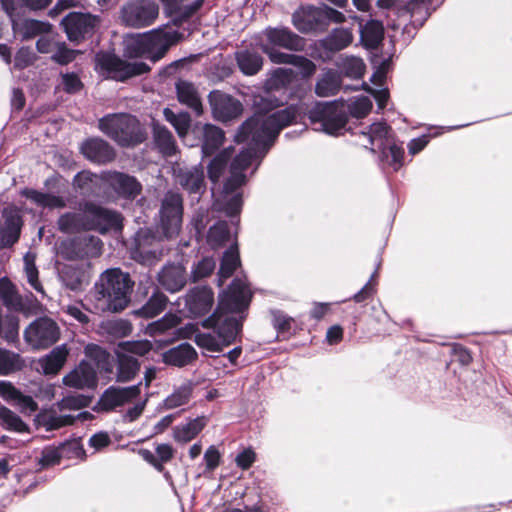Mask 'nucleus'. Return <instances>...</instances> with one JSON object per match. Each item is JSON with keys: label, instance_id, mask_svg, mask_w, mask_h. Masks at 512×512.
Returning <instances> with one entry per match:
<instances>
[{"label": "nucleus", "instance_id": "f704fd0d", "mask_svg": "<svg viewBox=\"0 0 512 512\" xmlns=\"http://www.w3.org/2000/svg\"><path fill=\"white\" fill-rule=\"evenodd\" d=\"M153 140L157 149L163 156L171 157L176 154V140L171 131L167 127L160 124H154Z\"/></svg>", "mask_w": 512, "mask_h": 512}, {"label": "nucleus", "instance_id": "680f3d73", "mask_svg": "<svg viewBox=\"0 0 512 512\" xmlns=\"http://www.w3.org/2000/svg\"><path fill=\"white\" fill-rule=\"evenodd\" d=\"M179 318L173 314H166L162 319L151 323L148 326V332L151 336L164 333L166 330L177 327Z\"/></svg>", "mask_w": 512, "mask_h": 512}, {"label": "nucleus", "instance_id": "c03bdc74", "mask_svg": "<svg viewBox=\"0 0 512 512\" xmlns=\"http://www.w3.org/2000/svg\"><path fill=\"white\" fill-rule=\"evenodd\" d=\"M0 299L10 310L22 311L25 308L22 297L7 278L0 279Z\"/></svg>", "mask_w": 512, "mask_h": 512}, {"label": "nucleus", "instance_id": "79ce46f5", "mask_svg": "<svg viewBox=\"0 0 512 512\" xmlns=\"http://www.w3.org/2000/svg\"><path fill=\"white\" fill-rule=\"evenodd\" d=\"M240 265V257L237 243H233L224 253L218 272L219 285L232 276L234 271Z\"/></svg>", "mask_w": 512, "mask_h": 512}, {"label": "nucleus", "instance_id": "ea45409f", "mask_svg": "<svg viewBox=\"0 0 512 512\" xmlns=\"http://www.w3.org/2000/svg\"><path fill=\"white\" fill-rule=\"evenodd\" d=\"M59 278L62 284L72 291L82 290L87 281L85 271L74 265H65L59 271Z\"/></svg>", "mask_w": 512, "mask_h": 512}, {"label": "nucleus", "instance_id": "bb28decb", "mask_svg": "<svg viewBox=\"0 0 512 512\" xmlns=\"http://www.w3.org/2000/svg\"><path fill=\"white\" fill-rule=\"evenodd\" d=\"M58 228L63 233L89 231L86 207L84 201L79 203L78 211L62 214L57 221Z\"/></svg>", "mask_w": 512, "mask_h": 512}, {"label": "nucleus", "instance_id": "473e14b6", "mask_svg": "<svg viewBox=\"0 0 512 512\" xmlns=\"http://www.w3.org/2000/svg\"><path fill=\"white\" fill-rule=\"evenodd\" d=\"M69 349L66 344L54 347L49 354L40 360V366L44 374H57L66 362Z\"/></svg>", "mask_w": 512, "mask_h": 512}, {"label": "nucleus", "instance_id": "58836bf2", "mask_svg": "<svg viewBox=\"0 0 512 512\" xmlns=\"http://www.w3.org/2000/svg\"><path fill=\"white\" fill-rule=\"evenodd\" d=\"M204 416L194 418L186 424L177 425L173 429V438L176 442L187 443L193 440L205 427Z\"/></svg>", "mask_w": 512, "mask_h": 512}, {"label": "nucleus", "instance_id": "f257e3e1", "mask_svg": "<svg viewBox=\"0 0 512 512\" xmlns=\"http://www.w3.org/2000/svg\"><path fill=\"white\" fill-rule=\"evenodd\" d=\"M293 117V111L287 109L267 117L249 118L239 127L235 141L246 142L248 146L231 162L230 176L223 185L225 200L221 209L230 218L238 216L242 208V194L235 191L246 182L244 171L253 161H257L253 173L256 171L280 131L293 120Z\"/></svg>", "mask_w": 512, "mask_h": 512}, {"label": "nucleus", "instance_id": "4d7b16f0", "mask_svg": "<svg viewBox=\"0 0 512 512\" xmlns=\"http://www.w3.org/2000/svg\"><path fill=\"white\" fill-rule=\"evenodd\" d=\"M24 272L30 286L37 292L43 293V287L38 278V269L35 265V256L27 253L24 258Z\"/></svg>", "mask_w": 512, "mask_h": 512}, {"label": "nucleus", "instance_id": "9d476101", "mask_svg": "<svg viewBox=\"0 0 512 512\" xmlns=\"http://www.w3.org/2000/svg\"><path fill=\"white\" fill-rule=\"evenodd\" d=\"M183 198L180 193L169 190L162 200L159 210V228L165 239L170 240L178 236L183 221Z\"/></svg>", "mask_w": 512, "mask_h": 512}, {"label": "nucleus", "instance_id": "c756f323", "mask_svg": "<svg viewBox=\"0 0 512 512\" xmlns=\"http://www.w3.org/2000/svg\"><path fill=\"white\" fill-rule=\"evenodd\" d=\"M163 362L167 365L183 367L197 358V352L189 343H181L162 354Z\"/></svg>", "mask_w": 512, "mask_h": 512}, {"label": "nucleus", "instance_id": "20e7f679", "mask_svg": "<svg viewBox=\"0 0 512 512\" xmlns=\"http://www.w3.org/2000/svg\"><path fill=\"white\" fill-rule=\"evenodd\" d=\"M133 286L134 282L130 275L120 268L104 271L91 293L93 312L97 314L121 312L130 302Z\"/></svg>", "mask_w": 512, "mask_h": 512}, {"label": "nucleus", "instance_id": "c9c22d12", "mask_svg": "<svg viewBox=\"0 0 512 512\" xmlns=\"http://www.w3.org/2000/svg\"><path fill=\"white\" fill-rule=\"evenodd\" d=\"M383 38L384 26L381 21L371 19L365 25H360V39L366 48H377Z\"/></svg>", "mask_w": 512, "mask_h": 512}, {"label": "nucleus", "instance_id": "13d9d810", "mask_svg": "<svg viewBox=\"0 0 512 512\" xmlns=\"http://www.w3.org/2000/svg\"><path fill=\"white\" fill-rule=\"evenodd\" d=\"M78 54H80L79 50L71 49L65 42L59 41L51 55V60L54 63L64 66L73 62Z\"/></svg>", "mask_w": 512, "mask_h": 512}, {"label": "nucleus", "instance_id": "e433bc0d", "mask_svg": "<svg viewBox=\"0 0 512 512\" xmlns=\"http://www.w3.org/2000/svg\"><path fill=\"white\" fill-rule=\"evenodd\" d=\"M21 195L42 208L53 209L64 208L66 206V202L63 197L35 189L25 188L21 191Z\"/></svg>", "mask_w": 512, "mask_h": 512}, {"label": "nucleus", "instance_id": "e2e57ef3", "mask_svg": "<svg viewBox=\"0 0 512 512\" xmlns=\"http://www.w3.org/2000/svg\"><path fill=\"white\" fill-rule=\"evenodd\" d=\"M60 78L62 90L67 94H76L83 88V83L75 72L61 73Z\"/></svg>", "mask_w": 512, "mask_h": 512}, {"label": "nucleus", "instance_id": "1a4fd4ad", "mask_svg": "<svg viewBox=\"0 0 512 512\" xmlns=\"http://www.w3.org/2000/svg\"><path fill=\"white\" fill-rule=\"evenodd\" d=\"M159 16V5L154 0H128L119 10L122 25L142 29L153 25Z\"/></svg>", "mask_w": 512, "mask_h": 512}, {"label": "nucleus", "instance_id": "a19ab883", "mask_svg": "<svg viewBox=\"0 0 512 512\" xmlns=\"http://www.w3.org/2000/svg\"><path fill=\"white\" fill-rule=\"evenodd\" d=\"M85 355L92 360L101 372L111 373L114 367V358L104 348L97 344H88L85 347Z\"/></svg>", "mask_w": 512, "mask_h": 512}, {"label": "nucleus", "instance_id": "37998d69", "mask_svg": "<svg viewBox=\"0 0 512 512\" xmlns=\"http://www.w3.org/2000/svg\"><path fill=\"white\" fill-rule=\"evenodd\" d=\"M341 87V78L333 70L324 72L316 82L315 93L320 97L335 95Z\"/></svg>", "mask_w": 512, "mask_h": 512}, {"label": "nucleus", "instance_id": "5701e85b", "mask_svg": "<svg viewBox=\"0 0 512 512\" xmlns=\"http://www.w3.org/2000/svg\"><path fill=\"white\" fill-rule=\"evenodd\" d=\"M175 175L177 182L189 194L200 195L205 191V175L201 164L180 168Z\"/></svg>", "mask_w": 512, "mask_h": 512}, {"label": "nucleus", "instance_id": "0eeeda50", "mask_svg": "<svg viewBox=\"0 0 512 512\" xmlns=\"http://www.w3.org/2000/svg\"><path fill=\"white\" fill-rule=\"evenodd\" d=\"M98 128L121 147H132L144 141L140 122L128 113L107 114L99 119Z\"/></svg>", "mask_w": 512, "mask_h": 512}, {"label": "nucleus", "instance_id": "a878e982", "mask_svg": "<svg viewBox=\"0 0 512 512\" xmlns=\"http://www.w3.org/2000/svg\"><path fill=\"white\" fill-rule=\"evenodd\" d=\"M0 396L17 406L23 413L31 414L38 409V404L31 396L24 395L10 382L0 381Z\"/></svg>", "mask_w": 512, "mask_h": 512}, {"label": "nucleus", "instance_id": "0e129e2a", "mask_svg": "<svg viewBox=\"0 0 512 512\" xmlns=\"http://www.w3.org/2000/svg\"><path fill=\"white\" fill-rule=\"evenodd\" d=\"M51 25L35 19L25 20L23 23V35L25 38H32L39 34H46L50 31Z\"/></svg>", "mask_w": 512, "mask_h": 512}, {"label": "nucleus", "instance_id": "6e6552de", "mask_svg": "<svg viewBox=\"0 0 512 512\" xmlns=\"http://www.w3.org/2000/svg\"><path fill=\"white\" fill-rule=\"evenodd\" d=\"M293 77V71L292 69L288 68H278L276 69L271 77L266 82L267 90L262 94L254 99V106L257 109V113L252 117H267L271 116L277 111L268 114V112L278 106L282 103L281 100H279L276 96L273 95L272 90H280L281 88L286 87L290 84ZM291 110L293 111L294 117L293 120L289 123L292 124L296 120V111L292 107H286L284 110ZM283 111V109H281ZM280 112V110H278ZM288 124L285 126L287 127Z\"/></svg>", "mask_w": 512, "mask_h": 512}, {"label": "nucleus", "instance_id": "a18cd8bd", "mask_svg": "<svg viewBox=\"0 0 512 512\" xmlns=\"http://www.w3.org/2000/svg\"><path fill=\"white\" fill-rule=\"evenodd\" d=\"M234 153L233 147H228L219 152L208 164V177L212 183H217L225 173L227 164Z\"/></svg>", "mask_w": 512, "mask_h": 512}, {"label": "nucleus", "instance_id": "f8f14e48", "mask_svg": "<svg viewBox=\"0 0 512 512\" xmlns=\"http://www.w3.org/2000/svg\"><path fill=\"white\" fill-rule=\"evenodd\" d=\"M161 235L154 232L151 228H140L134 237L131 247V256L134 260L142 264H151L162 255Z\"/></svg>", "mask_w": 512, "mask_h": 512}, {"label": "nucleus", "instance_id": "8fccbe9b", "mask_svg": "<svg viewBox=\"0 0 512 512\" xmlns=\"http://www.w3.org/2000/svg\"><path fill=\"white\" fill-rule=\"evenodd\" d=\"M165 120L168 121L176 130L180 138H184L191 125V117L187 112L174 113L170 108L163 111Z\"/></svg>", "mask_w": 512, "mask_h": 512}, {"label": "nucleus", "instance_id": "338daca9", "mask_svg": "<svg viewBox=\"0 0 512 512\" xmlns=\"http://www.w3.org/2000/svg\"><path fill=\"white\" fill-rule=\"evenodd\" d=\"M19 335V319L13 315H6L4 321V330L2 337L11 343L18 339Z\"/></svg>", "mask_w": 512, "mask_h": 512}, {"label": "nucleus", "instance_id": "6ab92c4d", "mask_svg": "<svg viewBox=\"0 0 512 512\" xmlns=\"http://www.w3.org/2000/svg\"><path fill=\"white\" fill-rule=\"evenodd\" d=\"M80 151L92 163L108 164L116 158L115 149L100 137H91L82 142Z\"/></svg>", "mask_w": 512, "mask_h": 512}, {"label": "nucleus", "instance_id": "a211bd4d", "mask_svg": "<svg viewBox=\"0 0 512 512\" xmlns=\"http://www.w3.org/2000/svg\"><path fill=\"white\" fill-rule=\"evenodd\" d=\"M101 66L119 81H125L130 77L144 74L150 70V67L144 62L129 63L112 55H105L101 60Z\"/></svg>", "mask_w": 512, "mask_h": 512}, {"label": "nucleus", "instance_id": "4c0bfd02", "mask_svg": "<svg viewBox=\"0 0 512 512\" xmlns=\"http://www.w3.org/2000/svg\"><path fill=\"white\" fill-rule=\"evenodd\" d=\"M140 369V363L136 357L126 353H117V376L118 382L132 380Z\"/></svg>", "mask_w": 512, "mask_h": 512}, {"label": "nucleus", "instance_id": "dca6fc26", "mask_svg": "<svg viewBox=\"0 0 512 512\" xmlns=\"http://www.w3.org/2000/svg\"><path fill=\"white\" fill-rule=\"evenodd\" d=\"M103 180L121 198L133 200L142 191V185L136 177L119 171H108Z\"/></svg>", "mask_w": 512, "mask_h": 512}, {"label": "nucleus", "instance_id": "49530a36", "mask_svg": "<svg viewBox=\"0 0 512 512\" xmlns=\"http://www.w3.org/2000/svg\"><path fill=\"white\" fill-rule=\"evenodd\" d=\"M168 298L160 291H155L145 305L135 311V314L144 318H153L164 311Z\"/></svg>", "mask_w": 512, "mask_h": 512}, {"label": "nucleus", "instance_id": "5fc2aeb1", "mask_svg": "<svg viewBox=\"0 0 512 512\" xmlns=\"http://www.w3.org/2000/svg\"><path fill=\"white\" fill-rule=\"evenodd\" d=\"M21 226L22 220L17 213L10 212L5 214L3 235L7 238V243L14 244L18 241L21 232Z\"/></svg>", "mask_w": 512, "mask_h": 512}, {"label": "nucleus", "instance_id": "9b49d317", "mask_svg": "<svg viewBox=\"0 0 512 512\" xmlns=\"http://www.w3.org/2000/svg\"><path fill=\"white\" fill-rule=\"evenodd\" d=\"M61 335L56 321L43 316L32 321L24 330L25 342L33 349H46L55 344Z\"/></svg>", "mask_w": 512, "mask_h": 512}, {"label": "nucleus", "instance_id": "4468645a", "mask_svg": "<svg viewBox=\"0 0 512 512\" xmlns=\"http://www.w3.org/2000/svg\"><path fill=\"white\" fill-rule=\"evenodd\" d=\"M98 24V16L81 12H70L61 20V25L71 42H80L91 37Z\"/></svg>", "mask_w": 512, "mask_h": 512}, {"label": "nucleus", "instance_id": "603ef678", "mask_svg": "<svg viewBox=\"0 0 512 512\" xmlns=\"http://www.w3.org/2000/svg\"><path fill=\"white\" fill-rule=\"evenodd\" d=\"M216 268V260L212 256H205L195 262L191 267L190 280L198 282L209 277Z\"/></svg>", "mask_w": 512, "mask_h": 512}, {"label": "nucleus", "instance_id": "ddd939ff", "mask_svg": "<svg viewBox=\"0 0 512 512\" xmlns=\"http://www.w3.org/2000/svg\"><path fill=\"white\" fill-rule=\"evenodd\" d=\"M84 207H86L89 231L105 234L111 230L122 229V215L119 212L91 201H84Z\"/></svg>", "mask_w": 512, "mask_h": 512}, {"label": "nucleus", "instance_id": "72a5a7b5", "mask_svg": "<svg viewBox=\"0 0 512 512\" xmlns=\"http://www.w3.org/2000/svg\"><path fill=\"white\" fill-rule=\"evenodd\" d=\"M389 130L390 128L386 123L375 122L367 130L360 131L359 136L363 138V141L359 143L374 152L372 146L377 144L379 148L383 147V142L388 137Z\"/></svg>", "mask_w": 512, "mask_h": 512}, {"label": "nucleus", "instance_id": "39448f33", "mask_svg": "<svg viewBox=\"0 0 512 512\" xmlns=\"http://www.w3.org/2000/svg\"><path fill=\"white\" fill-rule=\"evenodd\" d=\"M265 42L261 43L262 51L275 64H291L308 72L315 69L314 63L308 58L300 55L289 54L279 51L283 48L290 51H302L305 48V39L292 32L286 27L267 28L264 31Z\"/></svg>", "mask_w": 512, "mask_h": 512}, {"label": "nucleus", "instance_id": "cd10ccee", "mask_svg": "<svg viewBox=\"0 0 512 512\" xmlns=\"http://www.w3.org/2000/svg\"><path fill=\"white\" fill-rule=\"evenodd\" d=\"M63 383L72 388H93L96 385L94 369L87 363L81 362L75 369L63 378Z\"/></svg>", "mask_w": 512, "mask_h": 512}, {"label": "nucleus", "instance_id": "de8ad7c7", "mask_svg": "<svg viewBox=\"0 0 512 512\" xmlns=\"http://www.w3.org/2000/svg\"><path fill=\"white\" fill-rule=\"evenodd\" d=\"M336 65L343 75L352 79L361 78L365 71L363 60L356 56H341Z\"/></svg>", "mask_w": 512, "mask_h": 512}, {"label": "nucleus", "instance_id": "bf43d9fd", "mask_svg": "<svg viewBox=\"0 0 512 512\" xmlns=\"http://www.w3.org/2000/svg\"><path fill=\"white\" fill-rule=\"evenodd\" d=\"M41 424L47 431L55 430L63 426L71 425L74 417L71 415H57L55 413H46L40 416Z\"/></svg>", "mask_w": 512, "mask_h": 512}, {"label": "nucleus", "instance_id": "052dcab7", "mask_svg": "<svg viewBox=\"0 0 512 512\" xmlns=\"http://www.w3.org/2000/svg\"><path fill=\"white\" fill-rule=\"evenodd\" d=\"M91 398L83 394H71L64 397L57 403L60 411L64 410H80L89 406Z\"/></svg>", "mask_w": 512, "mask_h": 512}, {"label": "nucleus", "instance_id": "7c9ffc66", "mask_svg": "<svg viewBox=\"0 0 512 512\" xmlns=\"http://www.w3.org/2000/svg\"><path fill=\"white\" fill-rule=\"evenodd\" d=\"M177 98L181 104L191 108L197 116L203 112L202 102L197 88L191 82L180 80L176 83Z\"/></svg>", "mask_w": 512, "mask_h": 512}, {"label": "nucleus", "instance_id": "aec40b11", "mask_svg": "<svg viewBox=\"0 0 512 512\" xmlns=\"http://www.w3.org/2000/svg\"><path fill=\"white\" fill-rule=\"evenodd\" d=\"M141 383L128 387L110 386L100 397L99 405L105 411H111L137 398L141 392Z\"/></svg>", "mask_w": 512, "mask_h": 512}, {"label": "nucleus", "instance_id": "f03ea898", "mask_svg": "<svg viewBox=\"0 0 512 512\" xmlns=\"http://www.w3.org/2000/svg\"><path fill=\"white\" fill-rule=\"evenodd\" d=\"M251 291L241 279H234L219 296V303L214 313L203 321L208 332H199L194 342L203 353H218L231 345L239 335L242 323L233 314L244 311L251 301Z\"/></svg>", "mask_w": 512, "mask_h": 512}, {"label": "nucleus", "instance_id": "6e6d98bb", "mask_svg": "<svg viewBox=\"0 0 512 512\" xmlns=\"http://www.w3.org/2000/svg\"><path fill=\"white\" fill-rule=\"evenodd\" d=\"M19 354L0 348V375H8L22 368Z\"/></svg>", "mask_w": 512, "mask_h": 512}, {"label": "nucleus", "instance_id": "423d86ee", "mask_svg": "<svg viewBox=\"0 0 512 512\" xmlns=\"http://www.w3.org/2000/svg\"><path fill=\"white\" fill-rule=\"evenodd\" d=\"M183 35L176 30L163 28L153 29L136 34L125 42V55L131 58L143 57L157 62L162 59L171 46L182 39Z\"/></svg>", "mask_w": 512, "mask_h": 512}, {"label": "nucleus", "instance_id": "393cba45", "mask_svg": "<svg viewBox=\"0 0 512 512\" xmlns=\"http://www.w3.org/2000/svg\"><path fill=\"white\" fill-rule=\"evenodd\" d=\"M159 284L168 292L176 293L187 283L186 269L181 264H167L158 273Z\"/></svg>", "mask_w": 512, "mask_h": 512}, {"label": "nucleus", "instance_id": "3c124183", "mask_svg": "<svg viewBox=\"0 0 512 512\" xmlns=\"http://www.w3.org/2000/svg\"><path fill=\"white\" fill-rule=\"evenodd\" d=\"M0 425L13 432L23 433L28 430L27 424L7 407H0Z\"/></svg>", "mask_w": 512, "mask_h": 512}, {"label": "nucleus", "instance_id": "412c9836", "mask_svg": "<svg viewBox=\"0 0 512 512\" xmlns=\"http://www.w3.org/2000/svg\"><path fill=\"white\" fill-rule=\"evenodd\" d=\"M295 28L302 33L323 31V16L321 7L302 6L292 15Z\"/></svg>", "mask_w": 512, "mask_h": 512}, {"label": "nucleus", "instance_id": "4be33fe9", "mask_svg": "<svg viewBox=\"0 0 512 512\" xmlns=\"http://www.w3.org/2000/svg\"><path fill=\"white\" fill-rule=\"evenodd\" d=\"M214 303V293L207 286H197L186 294L185 304L194 316H203L210 312Z\"/></svg>", "mask_w": 512, "mask_h": 512}, {"label": "nucleus", "instance_id": "2f4dec72", "mask_svg": "<svg viewBox=\"0 0 512 512\" xmlns=\"http://www.w3.org/2000/svg\"><path fill=\"white\" fill-rule=\"evenodd\" d=\"M240 71L246 76L256 75L263 66L262 56L255 50L241 49L235 53Z\"/></svg>", "mask_w": 512, "mask_h": 512}, {"label": "nucleus", "instance_id": "7ed1b4c3", "mask_svg": "<svg viewBox=\"0 0 512 512\" xmlns=\"http://www.w3.org/2000/svg\"><path fill=\"white\" fill-rule=\"evenodd\" d=\"M372 108L369 97L359 96L349 101L316 102L308 111L315 130L337 136L346 130L349 116L360 119Z\"/></svg>", "mask_w": 512, "mask_h": 512}, {"label": "nucleus", "instance_id": "864d4df0", "mask_svg": "<svg viewBox=\"0 0 512 512\" xmlns=\"http://www.w3.org/2000/svg\"><path fill=\"white\" fill-rule=\"evenodd\" d=\"M229 238L230 231L225 221H219L211 226L207 235V241L214 249L224 245L228 242Z\"/></svg>", "mask_w": 512, "mask_h": 512}, {"label": "nucleus", "instance_id": "b1692460", "mask_svg": "<svg viewBox=\"0 0 512 512\" xmlns=\"http://www.w3.org/2000/svg\"><path fill=\"white\" fill-rule=\"evenodd\" d=\"M194 132L201 136V152L203 157H210L222 146L225 140L224 131L213 124L197 125Z\"/></svg>", "mask_w": 512, "mask_h": 512}, {"label": "nucleus", "instance_id": "774afa93", "mask_svg": "<svg viewBox=\"0 0 512 512\" xmlns=\"http://www.w3.org/2000/svg\"><path fill=\"white\" fill-rule=\"evenodd\" d=\"M121 347L130 354L144 356L151 350V344L148 341L125 342Z\"/></svg>", "mask_w": 512, "mask_h": 512}, {"label": "nucleus", "instance_id": "c85d7f7f", "mask_svg": "<svg viewBox=\"0 0 512 512\" xmlns=\"http://www.w3.org/2000/svg\"><path fill=\"white\" fill-rule=\"evenodd\" d=\"M354 36L349 28H335L325 38L319 41V46L327 53H336L347 48L353 42Z\"/></svg>", "mask_w": 512, "mask_h": 512}, {"label": "nucleus", "instance_id": "2eb2a0df", "mask_svg": "<svg viewBox=\"0 0 512 512\" xmlns=\"http://www.w3.org/2000/svg\"><path fill=\"white\" fill-rule=\"evenodd\" d=\"M209 104L215 119L221 122L238 118L243 111L239 100L219 90H213L208 95Z\"/></svg>", "mask_w": 512, "mask_h": 512}, {"label": "nucleus", "instance_id": "f3484780", "mask_svg": "<svg viewBox=\"0 0 512 512\" xmlns=\"http://www.w3.org/2000/svg\"><path fill=\"white\" fill-rule=\"evenodd\" d=\"M101 240L95 236L72 239L61 247L62 255L70 260H81L100 254Z\"/></svg>", "mask_w": 512, "mask_h": 512}, {"label": "nucleus", "instance_id": "69168bd1", "mask_svg": "<svg viewBox=\"0 0 512 512\" xmlns=\"http://www.w3.org/2000/svg\"><path fill=\"white\" fill-rule=\"evenodd\" d=\"M382 156L387 160L390 159L389 163L393 166L394 170L397 171L402 166V160L404 156V150L397 144H390L387 148L381 147Z\"/></svg>", "mask_w": 512, "mask_h": 512}, {"label": "nucleus", "instance_id": "09e8293b", "mask_svg": "<svg viewBox=\"0 0 512 512\" xmlns=\"http://www.w3.org/2000/svg\"><path fill=\"white\" fill-rule=\"evenodd\" d=\"M192 391L193 384L191 382L187 381L183 383L164 399L163 407L170 410L188 404L192 395Z\"/></svg>", "mask_w": 512, "mask_h": 512}]
</instances>
